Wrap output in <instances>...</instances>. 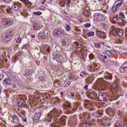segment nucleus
<instances>
[{"label": "nucleus", "instance_id": "f257e3e1", "mask_svg": "<svg viewBox=\"0 0 127 127\" xmlns=\"http://www.w3.org/2000/svg\"><path fill=\"white\" fill-rule=\"evenodd\" d=\"M60 115H61V110H54L48 114V117L50 119H51V118H53L54 117L55 118L56 120L55 125L58 127H60L61 124H62L63 126H65V123L66 122V120H67V117L66 116H62L61 120H57V118H59Z\"/></svg>", "mask_w": 127, "mask_h": 127}, {"label": "nucleus", "instance_id": "f03ea898", "mask_svg": "<svg viewBox=\"0 0 127 127\" xmlns=\"http://www.w3.org/2000/svg\"><path fill=\"white\" fill-rule=\"evenodd\" d=\"M87 95L92 100L89 101L87 100L85 102V105L86 108H92V106H98V94L95 91H90L87 93Z\"/></svg>", "mask_w": 127, "mask_h": 127}, {"label": "nucleus", "instance_id": "7ed1b4c3", "mask_svg": "<svg viewBox=\"0 0 127 127\" xmlns=\"http://www.w3.org/2000/svg\"><path fill=\"white\" fill-rule=\"evenodd\" d=\"M53 34L55 37H65L68 35L67 32L62 28L55 29Z\"/></svg>", "mask_w": 127, "mask_h": 127}, {"label": "nucleus", "instance_id": "20e7f679", "mask_svg": "<svg viewBox=\"0 0 127 127\" xmlns=\"http://www.w3.org/2000/svg\"><path fill=\"white\" fill-rule=\"evenodd\" d=\"M97 87L99 88V90H100V91H103V90H105V89H106V88L107 87V85H108L107 82L103 80V79L97 80Z\"/></svg>", "mask_w": 127, "mask_h": 127}, {"label": "nucleus", "instance_id": "39448f33", "mask_svg": "<svg viewBox=\"0 0 127 127\" xmlns=\"http://www.w3.org/2000/svg\"><path fill=\"white\" fill-rule=\"evenodd\" d=\"M64 109L67 112L68 114H72L71 112L73 109L71 107V103L70 102L67 101L65 103H64Z\"/></svg>", "mask_w": 127, "mask_h": 127}, {"label": "nucleus", "instance_id": "423d86ee", "mask_svg": "<svg viewBox=\"0 0 127 127\" xmlns=\"http://www.w3.org/2000/svg\"><path fill=\"white\" fill-rule=\"evenodd\" d=\"M1 23L5 27H8L12 24V21L7 18H3L1 19Z\"/></svg>", "mask_w": 127, "mask_h": 127}, {"label": "nucleus", "instance_id": "0eeeda50", "mask_svg": "<svg viewBox=\"0 0 127 127\" xmlns=\"http://www.w3.org/2000/svg\"><path fill=\"white\" fill-rule=\"evenodd\" d=\"M29 99L34 103V105H38L41 103V99L36 96H30Z\"/></svg>", "mask_w": 127, "mask_h": 127}, {"label": "nucleus", "instance_id": "6e6552de", "mask_svg": "<svg viewBox=\"0 0 127 127\" xmlns=\"http://www.w3.org/2000/svg\"><path fill=\"white\" fill-rule=\"evenodd\" d=\"M41 51L43 54H48L50 53V48L48 45H43L41 48Z\"/></svg>", "mask_w": 127, "mask_h": 127}, {"label": "nucleus", "instance_id": "1a4fd4ad", "mask_svg": "<svg viewBox=\"0 0 127 127\" xmlns=\"http://www.w3.org/2000/svg\"><path fill=\"white\" fill-rule=\"evenodd\" d=\"M20 98L21 99V101L18 102V106H21V107H23V106H24V105H25V100H27L26 95H20Z\"/></svg>", "mask_w": 127, "mask_h": 127}, {"label": "nucleus", "instance_id": "9d476101", "mask_svg": "<svg viewBox=\"0 0 127 127\" xmlns=\"http://www.w3.org/2000/svg\"><path fill=\"white\" fill-rule=\"evenodd\" d=\"M94 19L97 21H104L106 18L103 15L96 14L94 15Z\"/></svg>", "mask_w": 127, "mask_h": 127}, {"label": "nucleus", "instance_id": "9b49d317", "mask_svg": "<svg viewBox=\"0 0 127 127\" xmlns=\"http://www.w3.org/2000/svg\"><path fill=\"white\" fill-rule=\"evenodd\" d=\"M89 113H86L85 114H83L80 115V118L82 120V121H89V119H90V115Z\"/></svg>", "mask_w": 127, "mask_h": 127}, {"label": "nucleus", "instance_id": "f8f14e48", "mask_svg": "<svg viewBox=\"0 0 127 127\" xmlns=\"http://www.w3.org/2000/svg\"><path fill=\"white\" fill-rule=\"evenodd\" d=\"M106 97L107 95H106V94L103 92H100L98 94V99L101 102L105 101V99H106Z\"/></svg>", "mask_w": 127, "mask_h": 127}, {"label": "nucleus", "instance_id": "ddd939ff", "mask_svg": "<svg viewBox=\"0 0 127 127\" xmlns=\"http://www.w3.org/2000/svg\"><path fill=\"white\" fill-rule=\"evenodd\" d=\"M21 3H14L11 7V9L13 10H18V9L19 8V7H21Z\"/></svg>", "mask_w": 127, "mask_h": 127}, {"label": "nucleus", "instance_id": "4468645a", "mask_svg": "<svg viewBox=\"0 0 127 127\" xmlns=\"http://www.w3.org/2000/svg\"><path fill=\"white\" fill-rule=\"evenodd\" d=\"M41 113H39L34 115L33 121L35 122V123H36V122L39 121V119H40V117H41Z\"/></svg>", "mask_w": 127, "mask_h": 127}, {"label": "nucleus", "instance_id": "2eb2a0df", "mask_svg": "<svg viewBox=\"0 0 127 127\" xmlns=\"http://www.w3.org/2000/svg\"><path fill=\"white\" fill-rule=\"evenodd\" d=\"M8 8V6L2 5L0 6V12H6V10Z\"/></svg>", "mask_w": 127, "mask_h": 127}, {"label": "nucleus", "instance_id": "dca6fc26", "mask_svg": "<svg viewBox=\"0 0 127 127\" xmlns=\"http://www.w3.org/2000/svg\"><path fill=\"white\" fill-rule=\"evenodd\" d=\"M54 59H55V60H56L57 62H58V63H60L61 64H62V62H61V56H60V55H56L54 57Z\"/></svg>", "mask_w": 127, "mask_h": 127}, {"label": "nucleus", "instance_id": "f3484780", "mask_svg": "<svg viewBox=\"0 0 127 127\" xmlns=\"http://www.w3.org/2000/svg\"><path fill=\"white\" fill-rule=\"evenodd\" d=\"M127 68V63L124 64L120 68V71L121 73H124L126 71V69Z\"/></svg>", "mask_w": 127, "mask_h": 127}, {"label": "nucleus", "instance_id": "a211bd4d", "mask_svg": "<svg viewBox=\"0 0 127 127\" xmlns=\"http://www.w3.org/2000/svg\"><path fill=\"white\" fill-rule=\"evenodd\" d=\"M113 21H114L115 23H122V20L120 17H115L113 18Z\"/></svg>", "mask_w": 127, "mask_h": 127}, {"label": "nucleus", "instance_id": "6ab92c4d", "mask_svg": "<svg viewBox=\"0 0 127 127\" xmlns=\"http://www.w3.org/2000/svg\"><path fill=\"white\" fill-rule=\"evenodd\" d=\"M12 123L13 124H18V123H19V119L15 115L12 117Z\"/></svg>", "mask_w": 127, "mask_h": 127}, {"label": "nucleus", "instance_id": "aec40b11", "mask_svg": "<svg viewBox=\"0 0 127 127\" xmlns=\"http://www.w3.org/2000/svg\"><path fill=\"white\" fill-rule=\"evenodd\" d=\"M85 81L86 83H88V84H91V83H92L93 81H94V77L89 76L85 79Z\"/></svg>", "mask_w": 127, "mask_h": 127}, {"label": "nucleus", "instance_id": "412c9836", "mask_svg": "<svg viewBox=\"0 0 127 127\" xmlns=\"http://www.w3.org/2000/svg\"><path fill=\"white\" fill-rule=\"evenodd\" d=\"M123 3H124L123 0H118L115 2V4L116 6L120 7V6H121Z\"/></svg>", "mask_w": 127, "mask_h": 127}, {"label": "nucleus", "instance_id": "4be33fe9", "mask_svg": "<svg viewBox=\"0 0 127 127\" xmlns=\"http://www.w3.org/2000/svg\"><path fill=\"white\" fill-rule=\"evenodd\" d=\"M11 83V80L9 78H5L3 81V84H5V85H10Z\"/></svg>", "mask_w": 127, "mask_h": 127}, {"label": "nucleus", "instance_id": "5701e85b", "mask_svg": "<svg viewBox=\"0 0 127 127\" xmlns=\"http://www.w3.org/2000/svg\"><path fill=\"white\" fill-rule=\"evenodd\" d=\"M97 35L99 37H104V36H105L106 35L105 34V32L101 31H98L97 32Z\"/></svg>", "mask_w": 127, "mask_h": 127}, {"label": "nucleus", "instance_id": "b1692460", "mask_svg": "<svg viewBox=\"0 0 127 127\" xmlns=\"http://www.w3.org/2000/svg\"><path fill=\"white\" fill-rule=\"evenodd\" d=\"M75 123H76V119L75 118H71L69 121L68 122L69 125H70L74 126V125H75Z\"/></svg>", "mask_w": 127, "mask_h": 127}, {"label": "nucleus", "instance_id": "393cba45", "mask_svg": "<svg viewBox=\"0 0 127 127\" xmlns=\"http://www.w3.org/2000/svg\"><path fill=\"white\" fill-rule=\"evenodd\" d=\"M33 27L34 28V30H35V31L39 30V29L40 28V25H39L37 23H34L33 25Z\"/></svg>", "mask_w": 127, "mask_h": 127}, {"label": "nucleus", "instance_id": "a878e982", "mask_svg": "<svg viewBox=\"0 0 127 127\" xmlns=\"http://www.w3.org/2000/svg\"><path fill=\"white\" fill-rule=\"evenodd\" d=\"M38 36L41 39H43L46 38V35H45V33H39L38 34Z\"/></svg>", "mask_w": 127, "mask_h": 127}, {"label": "nucleus", "instance_id": "bb28decb", "mask_svg": "<svg viewBox=\"0 0 127 127\" xmlns=\"http://www.w3.org/2000/svg\"><path fill=\"white\" fill-rule=\"evenodd\" d=\"M20 117L22 119L23 122H24L25 123H26L27 119H26V117H25V115L24 113H20Z\"/></svg>", "mask_w": 127, "mask_h": 127}, {"label": "nucleus", "instance_id": "cd10ccee", "mask_svg": "<svg viewBox=\"0 0 127 127\" xmlns=\"http://www.w3.org/2000/svg\"><path fill=\"white\" fill-rule=\"evenodd\" d=\"M87 73L85 71H81L80 73V77H82V78H85L87 76Z\"/></svg>", "mask_w": 127, "mask_h": 127}, {"label": "nucleus", "instance_id": "c85d7f7f", "mask_svg": "<svg viewBox=\"0 0 127 127\" xmlns=\"http://www.w3.org/2000/svg\"><path fill=\"white\" fill-rule=\"evenodd\" d=\"M123 34H124L123 30H119L117 32L118 36H119V37H122V36H123Z\"/></svg>", "mask_w": 127, "mask_h": 127}, {"label": "nucleus", "instance_id": "c756f323", "mask_svg": "<svg viewBox=\"0 0 127 127\" xmlns=\"http://www.w3.org/2000/svg\"><path fill=\"white\" fill-rule=\"evenodd\" d=\"M112 88H113L114 89H117V88H118V87H119V85H118V84L117 83V82H114L112 84Z\"/></svg>", "mask_w": 127, "mask_h": 127}, {"label": "nucleus", "instance_id": "7c9ffc66", "mask_svg": "<svg viewBox=\"0 0 127 127\" xmlns=\"http://www.w3.org/2000/svg\"><path fill=\"white\" fill-rule=\"evenodd\" d=\"M93 116H94V117L95 118H100V117H101V113L100 112H95L94 113H93Z\"/></svg>", "mask_w": 127, "mask_h": 127}, {"label": "nucleus", "instance_id": "2f4dec72", "mask_svg": "<svg viewBox=\"0 0 127 127\" xmlns=\"http://www.w3.org/2000/svg\"><path fill=\"white\" fill-rule=\"evenodd\" d=\"M116 126L117 127H126L125 126H123V124H122L121 122H117Z\"/></svg>", "mask_w": 127, "mask_h": 127}, {"label": "nucleus", "instance_id": "473e14b6", "mask_svg": "<svg viewBox=\"0 0 127 127\" xmlns=\"http://www.w3.org/2000/svg\"><path fill=\"white\" fill-rule=\"evenodd\" d=\"M86 35L88 37L94 36V32H89L88 33H87Z\"/></svg>", "mask_w": 127, "mask_h": 127}, {"label": "nucleus", "instance_id": "72a5a7b5", "mask_svg": "<svg viewBox=\"0 0 127 127\" xmlns=\"http://www.w3.org/2000/svg\"><path fill=\"white\" fill-rule=\"evenodd\" d=\"M80 106V103H76L74 105L73 110L75 111L77 108V107H79Z\"/></svg>", "mask_w": 127, "mask_h": 127}, {"label": "nucleus", "instance_id": "f704fd0d", "mask_svg": "<svg viewBox=\"0 0 127 127\" xmlns=\"http://www.w3.org/2000/svg\"><path fill=\"white\" fill-rule=\"evenodd\" d=\"M32 72V69H30V71L26 72L24 75V76H30V73Z\"/></svg>", "mask_w": 127, "mask_h": 127}, {"label": "nucleus", "instance_id": "c9c22d12", "mask_svg": "<svg viewBox=\"0 0 127 127\" xmlns=\"http://www.w3.org/2000/svg\"><path fill=\"white\" fill-rule=\"evenodd\" d=\"M80 52L81 53H80L79 54H81V55H82V57H83V58H85V57H87V53H83L81 50H80Z\"/></svg>", "mask_w": 127, "mask_h": 127}, {"label": "nucleus", "instance_id": "e433bc0d", "mask_svg": "<svg viewBox=\"0 0 127 127\" xmlns=\"http://www.w3.org/2000/svg\"><path fill=\"white\" fill-rule=\"evenodd\" d=\"M106 54H107V55H108V56H109V57H113V56L110 51H107L106 52Z\"/></svg>", "mask_w": 127, "mask_h": 127}, {"label": "nucleus", "instance_id": "4c0bfd02", "mask_svg": "<svg viewBox=\"0 0 127 127\" xmlns=\"http://www.w3.org/2000/svg\"><path fill=\"white\" fill-rule=\"evenodd\" d=\"M25 4H30V2L28 0H21Z\"/></svg>", "mask_w": 127, "mask_h": 127}, {"label": "nucleus", "instance_id": "58836bf2", "mask_svg": "<svg viewBox=\"0 0 127 127\" xmlns=\"http://www.w3.org/2000/svg\"><path fill=\"white\" fill-rule=\"evenodd\" d=\"M118 8H119L118 6L116 5L115 4H114V5L112 7V11H116V9H118Z\"/></svg>", "mask_w": 127, "mask_h": 127}, {"label": "nucleus", "instance_id": "ea45409f", "mask_svg": "<svg viewBox=\"0 0 127 127\" xmlns=\"http://www.w3.org/2000/svg\"><path fill=\"white\" fill-rule=\"evenodd\" d=\"M119 16H120L121 18H125V15H124V13L123 12L120 13Z\"/></svg>", "mask_w": 127, "mask_h": 127}, {"label": "nucleus", "instance_id": "a19ab883", "mask_svg": "<svg viewBox=\"0 0 127 127\" xmlns=\"http://www.w3.org/2000/svg\"><path fill=\"white\" fill-rule=\"evenodd\" d=\"M34 14H35V15H41V12L38 11V12H34Z\"/></svg>", "mask_w": 127, "mask_h": 127}, {"label": "nucleus", "instance_id": "79ce46f5", "mask_svg": "<svg viewBox=\"0 0 127 127\" xmlns=\"http://www.w3.org/2000/svg\"><path fill=\"white\" fill-rule=\"evenodd\" d=\"M6 12L7 13H10V12H11V9H10V7L8 6V8L6 10Z\"/></svg>", "mask_w": 127, "mask_h": 127}, {"label": "nucleus", "instance_id": "37998d69", "mask_svg": "<svg viewBox=\"0 0 127 127\" xmlns=\"http://www.w3.org/2000/svg\"><path fill=\"white\" fill-rule=\"evenodd\" d=\"M94 46L96 48H101V45L100 44H95Z\"/></svg>", "mask_w": 127, "mask_h": 127}, {"label": "nucleus", "instance_id": "c03bdc74", "mask_svg": "<svg viewBox=\"0 0 127 127\" xmlns=\"http://www.w3.org/2000/svg\"><path fill=\"white\" fill-rule=\"evenodd\" d=\"M67 26L66 27V31H70L71 30V27L69 25H66Z\"/></svg>", "mask_w": 127, "mask_h": 127}, {"label": "nucleus", "instance_id": "a18cd8bd", "mask_svg": "<svg viewBox=\"0 0 127 127\" xmlns=\"http://www.w3.org/2000/svg\"><path fill=\"white\" fill-rule=\"evenodd\" d=\"M82 127H91L90 125L88 124H84L82 125Z\"/></svg>", "mask_w": 127, "mask_h": 127}, {"label": "nucleus", "instance_id": "49530a36", "mask_svg": "<svg viewBox=\"0 0 127 127\" xmlns=\"http://www.w3.org/2000/svg\"><path fill=\"white\" fill-rule=\"evenodd\" d=\"M84 26L86 28H88L91 26V24L90 23H86V24H84Z\"/></svg>", "mask_w": 127, "mask_h": 127}, {"label": "nucleus", "instance_id": "de8ad7c7", "mask_svg": "<svg viewBox=\"0 0 127 127\" xmlns=\"http://www.w3.org/2000/svg\"><path fill=\"white\" fill-rule=\"evenodd\" d=\"M98 57L100 58V59H101V60H104V56L102 55L101 54H98Z\"/></svg>", "mask_w": 127, "mask_h": 127}, {"label": "nucleus", "instance_id": "09e8293b", "mask_svg": "<svg viewBox=\"0 0 127 127\" xmlns=\"http://www.w3.org/2000/svg\"><path fill=\"white\" fill-rule=\"evenodd\" d=\"M109 51H110V53H111V55H115V54H116V52L114 50H110Z\"/></svg>", "mask_w": 127, "mask_h": 127}, {"label": "nucleus", "instance_id": "8fccbe9b", "mask_svg": "<svg viewBox=\"0 0 127 127\" xmlns=\"http://www.w3.org/2000/svg\"><path fill=\"white\" fill-rule=\"evenodd\" d=\"M3 64H4V62L2 60L0 59V66H3Z\"/></svg>", "mask_w": 127, "mask_h": 127}, {"label": "nucleus", "instance_id": "3c124183", "mask_svg": "<svg viewBox=\"0 0 127 127\" xmlns=\"http://www.w3.org/2000/svg\"><path fill=\"white\" fill-rule=\"evenodd\" d=\"M70 84H71V81H67V82L65 84L64 87H68V86H69Z\"/></svg>", "mask_w": 127, "mask_h": 127}, {"label": "nucleus", "instance_id": "603ef678", "mask_svg": "<svg viewBox=\"0 0 127 127\" xmlns=\"http://www.w3.org/2000/svg\"><path fill=\"white\" fill-rule=\"evenodd\" d=\"M62 45H63V46H66L67 45V43L65 42V40L63 41Z\"/></svg>", "mask_w": 127, "mask_h": 127}, {"label": "nucleus", "instance_id": "864d4df0", "mask_svg": "<svg viewBox=\"0 0 127 127\" xmlns=\"http://www.w3.org/2000/svg\"><path fill=\"white\" fill-rule=\"evenodd\" d=\"M20 41H21V39L20 37H18L16 41L17 43H20Z\"/></svg>", "mask_w": 127, "mask_h": 127}, {"label": "nucleus", "instance_id": "5fc2aeb1", "mask_svg": "<svg viewBox=\"0 0 127 127\" xmlns=\"http://www.w3.org/2000/svg\"><path fill=\"white\" fill-rule=\"evenodd\" d=\"M4 75L2 74H0V81H1L2 79L3 78Z\"/></svg>", "mask_w": 127, "mask_h": 127}, {"label": "nucleus", "instance_id": "6e6d98bb", "mask_svg": "<svg viewBox=\"0 0 127 127\" xmlns=\"http://www.w3.org/2000/svg\"><path fill=\"white\" fill-rule=\"evenodd\" d=\"M3 1H4L5 2H10V1H11V0H2Z\"/></svg>", "mask_w": 127, "mask_h": 127}, {"label": "nucleus", "instance_id": "4d7b16f0", "mask_svg": "<svg viewBox=\"0 0 127 127\" xmlns=\"http://www.w3.org/2000/svg\"><path fill=\"white\" fill-rule=\"evenodd\" d=\"M83 89H84V90H88V85H86L84 87Z\"/></svg>", "mask_w": 127, "mask_h": 127}, {"label": "nucleus", "instance_id": "13d9d810", "mask_svg": "<svg viewBox=\"0 0 127 127\" xmlns=\"http://www.w3.org/2000/svg\"><path fill=\"white\" fill-rule=\"evenodd\" d=\"M107 78H108V79H112V75H109L108 76H107Z\"/></svg>", "mask_w": 127, "mask_h": 127}, {"label": "nucleus", "instance_id": "bf43d9fd", "mask_svg": "<svg viewBox=\"0 0 127 127\" xmlns=\"http://www.w3.org/2000/svg\"><path fill=\"white\" fill-rule=\"evenodd\" d=\"M31 37H32V38H35V36L34 35H32Z\"/></svg>", "mask_w": 127, "mask_h": 127}, {"label": "nucleus", "instance_id": "052dcab7", "mask_svg": "<svg viewBox=\"0 0 127 127\" xmlns=\"http://www.w3.org/2000/svg\"><path fill=\"white\" fill-rule=\"evenodd\" d=\"M107 56H103V59H107Z\"/></svg>", "mask_w": 127, "mask_h": 127}, {"label": "nucleus", "instance_id": "680f3d73", "mask_svg": "<svg viewBox=\"0 0 127 127\" xmlns=\"http://www.w3.org/2000/svg\"><path fill=\"white\" fill-rule=\"evenodd\" d=\"M45 1H46L43 0V1L42 2V4H44L45 3Z\"/></svg>", "mask_w": 127, "mask_h": 127}, {"label": "nucleus", "instance_id": "e2e57ef3", "mask_svg": "<svg viewBox=\"0 0 127 127\" xmlns=\"http://www.w3.org/2000/svg\"><path fill=\"white\" fill-rule=\"evenodd\" d=\"M70 1H71L70 0H67V3H69L70 4Z\"/></svg>", "mask_w": 127, "mask_h": 127}, {"label": "nucleus", "instance_id": "0e129e2a", "mask_svg": "<svg viewBox=\"0 0 127 127\" xmlns=\"http://www.w3.org/2000/svg\"><path fill=\"white\" fill-rule=\"evenodd\" d=\"M74 95L75 94H74V93H71V97H74Z\"/></svg>", "mask_w": 127, "mask_h": 127}, {"label": "nucleus", "instance_id": "69168bd1", "mask_svg": "<svg viewBox=\"0 0 127 127\" xmlns=\"http://www.w3.org/2000/svg\"><path fill=\"white\" fill-rule=\"evenodd\" d=\"M13 88H15V87H16V85H15V84H13Z\"/></svg>", "mask_w": 127, "mask_h": 127}, {"label": "nucleus", "instance_id": "338daca9", "mask_svg": "<svg viewBox=\"0 0 127 127\" xmlns=\"http://www.w3.org/2000/svg\"><path fill=\"white\" fill-rule=\"evenodd\" d=\"M124 55H127V52L124 53Z\"/></svg>", "mask_w": 127, "mask_h": 127}, {"label": "nucleus", "instance_id": "774afa93", "mask_svg": "<svg viewBox=\"0 0 127 127\" xmlns=\"http://www.w3.org/2000/svg\"><path fill=\"white\" fill-rule=\"evenodd\" d=\"M84 13H89V12H88V11H85Z\"/></svg>", "mask_w": 127, "mask_h": 127}]
</instances>
